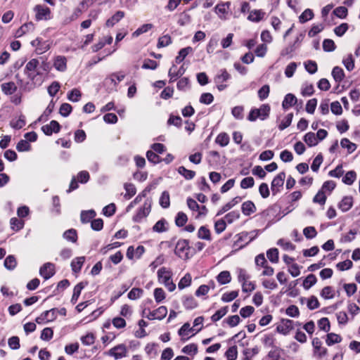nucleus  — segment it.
Instances as JSON below:
<instances>
[{"mask_svg":"<svg viewBox=\"0 0 360 360\" xmlns=\"http://www.w3.org/2000/svg\"><path fill=\"white\" fill-rule=\"evenodd\" d=\"M158 278L159 283L163 284L169 291L172 292L176 289V285L172 280V273L165 267L158 271Z\"/></svg>","mask_w":360,"mask_h":360,"instance_id":"1","label":"nucleus"},{"mask_svg":"<svg viewBox=\"0 0 360 360\" xmlns=\"http://www.w3.org/2000/svg\"><path fill=\"white\" fill-rule=\"evenodd\" d=\"M190 247L187 240H179L176 245L174 252L180 258L187 259Z\"/></svg>","mask_w":360,"mask_h":360,"instance_id":"2","label":"nucleus"},{"mask_svg":"<svg viewBox=\"0 0 360 360\" xmlns=\"http://www.w3.org/2000/svg\"><path fill=\"white\" fill-rule=\"evenodd\" d=\"M106 354L117 360L127 356V349L124 344H120L110 349Z\"/></svg>","mask_w":360,"mask_h":360,"instance_id":"3","label":"nucleus"},{"mask_svg":"<svg viewBox=\"0 0 360 360\" xmlns=\"http://www.w3.org/2000/svg\"><path fill=\"white\" fill-rule=\"evenodd\" d=\"M34 11L35 12V18L37 20H43L50 19L51 11L49 8L44 5H37Z\"/></svg>","mask_w":360,"mask_h":360,"instance_id":"4","label":"nucleus"},{"mask_svg":"<svg viewBox=\"0 0 360 360\" xmlns=\"http://www.w3.org/2000/svg\"><path fill=\"white\" fill-rule=\"evenodd\" d=\"M322 342L318 338H314L312 340V346L314 347V354L315 356L321 359L327 354L328 350L326 348L321 346Z\"/></svg>","mask_w":360,"mask_h":360,"instance_id":"5","label":"nucleus"},{"mask_svg":"<svg viewBox=\"0 0 360 360\" xmlns=\"http://www.w3.org/2000/svg\"><path fill=\"white\" fill-rule=\"evenodd\" d=\"M150 202L146 201L142 207H141L136 214L133 217L135 222H139L146 217L150 212Z\"/></svg>","mask_w":360,"mask_h":360,"instance_id":"6","label":"nucleus"},{"mask_svg":"<svg viewBox=\"0 0 360 360\" xmlns=\"http://www.w3.org/2000/svg\"><path fill=\"white\" fill-rule=\"evenodd\" d=\"M55 274V265L51 262L45 263L39 269V274L47 280Z\"/></svg>","mask_w":360,"mask_h":360,"instance_id":"7","label":"nucleus"},{"mask_svg":"<svg viewBox=\"0 0 360 360\" xmlns=\"http://www.w3.org/2000/svg\"><path fill=\"white\" fill-rule=\"evenodd\" d=\"M285 178V172H280L274 177L271 186L273 194H276L279 191V188L283 186Z\"/></svg>","mask_w":360,"mask_h":360,"instance_id":"8","label":"nucleus"},{"mask_svg":"<svg viewBox=\"0 0 360 360\" xmlns=\"http://www.w3.org/2000/svg\"><path fill=\"white\" fill-rule=\"evenodd\" d=\"M293 329L292 321L289 319H282L280 323L276 326V330L278 333L283 335H287L289 332Z\"/></svg>","mask_w":360,"mask_h":360,"instance_id":"9","label":"nucleus"},{"mask_svg":"<svg viewBox=\"0 0 360 360\" xmlns=\"http://www.w3.org/2000/svg\"><path fill=\"white\" fill-rule=\"evenodd\" d=\"M60 129L59 123L56 120H52L49 124L42 126V131L47 136H51L53 133H58Z\"/></svg>","mask_w":360,"mask_h":360,"instance_id":"10","label":"nucleus"},{"mask_svg":"<svg viewBox=\"0 0 360 360\" xmlns=\"http://www.w3.org/2000/svg\"><path fill=\"white\" fill-rule=\"evenodd\" d=\"M230 7V3H221L215 6V12L221 19H226Z\"/></svg>","mask_w":360,"mask_h":360,"instance_id":"11","label":"nucleus"},{"mask_svg":"<svg viewBox=\"0 0 360 360\" xmlns=\"http://www.w3.org/2000/svg\"><path fill=\"white\" fill-rule=\"evenodd\" d=\"M34 30V25L32 22H27L23 24L19 27L15 34V37L17 38L21 37L27 33L32 32Z\"/></svg>","mask_w":360,"mask_h":360,"instance_id":"12","label":"nucleus"},{"mask_svg":"<svg viewBox=\"0 0 360 360\" xmlns=\"http://www.w3.org/2000/svg\"><path fill=\"white\" fill-rule=\"evenodd\" d=\"M144 251V247L142 245L138 246L136 249H134L133 246H129L127 251V257L129 259H132L134 256H136L137 258H139L143 255Z\"/></svg>","mask_w":360,"mask_h":360,"instance_id":"13","label":"nucleus"},{"mask_svg":"<svg viewBox=\"0 0 360 360\" xmlns=\"http://www.w3.org/2000/svg\"><path fill=\"white\" fill-rule=\"evenodd\" d=\"M242 198L239 196H236L233 198L231 201L225 204L217 212V216H219L225 213L226 212L231 210L235 205L238 204L241 201Z\"/></svg>","mask_w":360,"mask_h":360,"instance_id":"14","label":"nucleus"},{"mask_svg":"<svg viewBox=\"0 0 360 360\" xmlns=\"http://www.w3.org/2000/svg\"><path fill=\"white\" fill-rule=\"evenodd\" d=\"M241 210L244 215L249 216L255 212L257 209L253 202L248 200L242 204Z\"/></svg>","mask_w":360,"mask_h":360,"instance_id":"15","label":"nucleus"},{"mask_svg":"<svg viewBox=\"0 0 360 360\" xmlns=\"http://www.w3.org/2000/svg\"><path fill=\"white\" fill-rule=\"evenodd\" d=\"M169 224L165 219L158 221L153 226V231L156 233H163L168 231Z\"/></svg>","mask_w":360,"mask_h":360,"instance_id":"16","label":"nucleus"},{"mask_svg":"<svg viewBox=\"0 0 360 360\" xmlns=\"http://www.w3.org/2000/svg\"><path fill=\"white\" fill-rule=\"evenodd\" d=\"M57 311L58 309H52L51 310L46 311L45 312H44L43 314H41V317L37 318L36 321L39 323H40V319L46 320L47 321H52L56 319Z\"/></svg>","mask_w":360,"mask_h":360,"instance_id":"17","label":"nucleus"},{"mask_svg":"<svg viewBox=\"0 0 360 360\" xmlns=\"http://www.w3.org/2000/svg\"><path fill=\"white\" fill-rule=\"evenodd\" d=\"M53 66L56 70L60 72H63L67 68V60L65 56H57L53 63Z\"/></svg>","mask_w":360,"mask_h":360,"instance_id":"18","label":"nucleus"},{"mask_svg":"<svg viewBox=\"0 0 360 360\" xmlns=\"http://www.w3.org/2000/svg\"><path fill=\"white\" fill-rule=\"evenodd\" d=\"M297 101V98L292 94H288L285 95L284 100L282 103V107L287 110L289 108L295 105Z\"/></svg>","mask_w":360,"mask_h":360,"instance_id":"19","label":"nucleus"},{"mask_svg":"<svg viewBox=\"0 0 360 360\" xmlns=\"http://www.w3.org/2000/svg\"><path fill=\"white\" fill-rule=\"evenodd\" d=\"M353 205V198L350 196L344 197L338 205L342 212L348 211Z\"/></svg>","mask_w":360,"mask_h":360,"instance_id":"20","label":"nucleus"},{"mask_svg":"<svg viewBox=\"0 0 360 360\" xmlns=\"http://www.w3.org/2000/svg\"><path fill=\"white\" fill-rule=\"evenodd\" d=\"M124 16V13L121 11H117L110 18H109L106 21L107 27H113L116 23H117L121 19H122Z\"/></svg>","mask_w":360,"mask_h":360,"instance_id":"21","label":"nucleus"},{"mask_svg":"<svg viewBox=\"0 0 360 360\" xmlns=\"http://www.w3.org/2000/svg\"><path fill=\"white\" fill-rule=\"evenodd\" d=\"M85 261L84 257H78L74 259L71 262L72 270L75 273H78L80 271Z\"/></svg>","mask_w":360,"mask_h":360,"instance_id":"22","label":"nucleus"},{"mask_svg":"<svg viewBox=\"0 0 360 360\" xmlns=\"http://www.w3.org/2000/svg\"><path fill=\"white\" fill-rule=\"evenodd\" d=\"M231 75L226 70H221L218 74L214 77V81L216 84L224 83L229 80Z\"/></svg>","mask_w":360,"mask_h":360,"instance_id":"23","label":"nucleus"},{"mask_svg":"<svg viewBox=\"0 0 360 360\" xmlns=\"http://www.w3.org/2000/svg\"><path fill=\"white\" fill-rule=\"evenodd\" d=\"M1 86L2 91L6 95L13 94L17 89L15 84L13 82L3 83Z\"/></svg>","mask_w":360,"mask_h":360,"instance_id":"24","label":"nucleus"},{"mask_svg":"<svg viewBox=\"0 0 360 360\" xmlns=\"http://www.w3.org/2000/svg\"><path fill=\"white\" fill-rule=\"evenodd\" d=\"M217 280L221 285H224L230 283L231 280L230 272L228 271H223L220 272L219 275L217 276Z\"/></svg>","mask_w":360,"mask_h":360,"instance_id":"25","label":"nucleus"},{"mask_svg":"<svg viewBox=\"0 0 360 360\" xmlns=\"http://www.w3.org/2000/svg\"><path fill=\"white\" fill-rule=\"evenodd\" d=\"M124 188L125 190L124 198L125 199L129 200L136 194V190L134 184L130 183H126L124 185Z\"/></svg>","mask_w":360,"mask_h":360,"instance_id":"26","label":"nucleus"},{"mask_svg":"<svg viewBox=\"0 0 360 360\" xmlns=\"http://www.w3.org/2000/svg\"><path fill=\"white\" fill-rule=\"evenodd\" d=\"M304 141L309 147L314 146L319 143L316 134L313 132L307 133L304 136Z\"/></svg>","mask_w":360,"mask_h":360,"instance_id":"27","label":"nucleus"},{"mask_svg":"<svg viewBox=\"0 0 360 360\" xmlns=\"http://www.w3.org/2000/svg\"><path fill=\"white\" fill-rule=\"evenodd\" d=\"M193 51V49L191 46H188L181 49L179 52L178 56L175 58V62L176 63H181L184 58Z\"/></svg>","mask_w":360,"mask_h":360,"instance_id":"28","label":"nucleus"},{"mask_svg":"<svg viewBox=\"0 0 360 360\" xmlns=\"http://www.w3.org/2000/svg\"><path fill=\"white\" fill-rule=\"evenodd\" d=\"M229 136L225 132H221L217 136L215 142L221 147H225L229 144Z\"/></svg>","mask_w":360,"mask_h":360,"instance_id":"29","label":"nucleus"},{"mask_svg":"<svg viewBox=\"0 0 360 360\" xmlns=\"http://www.w3.org/2000/svg\"><path fill=\"white\" fill-rule=\"evenodd\" d=\"M179 174L182 175L186 179L191 180L194 178L195 172L193 170L187 169L184 166H181L177 169Z\"/></svg>","mask_w":360,"mask_h":360,"instance_id":"30","label":"nucleus"},{"mask_svg":"<svg viewBox=\"0 0 360 360\" xmlns=\"http://www.w3.org/2000/svg\"><path fill=\"white\" fill-rule=\"evenodd\" d=\"M332 76L335 82H340L344 79L345 73L341 68L336 66L332 70Z\"/></svg>","mask_w":360,"mask_h":360,"instance_id":"31","label":"nucleus"},{"mask_svg":"<svg viewBox=\"0 0 360 360\" xmlns=\"http://www.w3.org/2000/svg\"><path fill=\"white\" fill-rule=\"evenodd\" d=\"M340 145L343 148H347L349 153H353L356 149V145L346 138L341 140Z\"/></svg>","mask_w":360,"mask_h":360,"instance_id":"32","label":"nucleus"},{"mask_svg":"<svg viewBox=\"0 0 360 360\" xmlns=\"http://www.w3.org/2000/svg\"><path fill=\"white\" fill-rule=\"evenodd\" d=\"M39 65V61L37 59H32L31 60H30L26 66H25V72L28 75V77H32V72H34L37 67Z\"/></svg>","mask_w":360,"mask_h":360,"instance_id":"33","label":"nucleus"},{"mask_svg":"<svg viewBox=\"0 0 360 360\" xmlns=\"http://www.w3.org/2000/svg\"><path fill=\"white\" fill-rule=\"evenodd\" d=\"M342 340V338L335 333H330L327 335L326 342L328 346L333 345L335 343H339Z\"/></svg>","mask_w":360,"mask_h":360,"instance_id":"34","label":"nucleus"},{"mask_svg":"<svg viewBox=\"0 0 360 360\" xmlns=\"http://www.w3.org/2000/svg\"><path fill=\"white\" fill-rule=\"evenodd\" d=\"M153 27V25L151 23L144 24V25H141L140 27H139L136 31H134L132 33V37H137L139 35L147 32L148 31L151 30Z\"/></svg>","mask_w":360,"mask_h":360,"instance_id":"35","label":"nucleus"},{"mask_svg":"<svg viewBox=\"0 0 360 360\" xmlns=\"http://www.w3.org/2000/svg\"><path fill=\"white\" fill-rule=\"evenodd\" d=\"M192 278L190 274L187 273L185 276L181 278L178 283V288L182 290L186 287H188L191 284Z\"/></svg>","mask_w":360,"mask_h":360,"instance_id":"36","label":"nucleus"},{"mask_svg":"<svg viewBox=\"0 0 360 360\" xmlns=\"http://www.w3.org/2000/svg\"><path fill=\"white\" fill-rule=\"evenodd\" d=\"M317 281L316 277L314 274L308 275L303 281V287L306 290H309Z\"/></svg>","mask_w":360,"mask_h":360,"instance_id":"37","label":"nucleus"},{"mask_svg":"<svg viewBox=\"0 0 360 360\" xmlns=\"http://www.w3.org/2000/svg\"><path fill=\"white\" fill-rule=\"evenodd\" d=\"M257 111L259 112V119L264 120L269 116L270 106L268 104H263L259 108H257Z\"/></svg>","mask_w":360,"mask_h":360,"instance_id":"38","label":"nucleus"},{"mask_svg":"<svg viewBox=\"0 0 360 360\" xmlns=\"http://www.w3.org/2000/svg\"><path fill=\"white\" fill-rule=\"evenodd\" d=\"M16 264V259L13 255H8L4 260V266L8 270L14 269Z\"/></svg>","mask_w":360,"mask_h":360,"instance_id":"39","label":"nucleus"},{"mask_svg":"<svg viewBox=\"0 0 360 360\" xmlns=\"http://www.w3.org/2000/svg\"><path fill=\"white\" fill-rule=\"evenodd\" d=\"M184 306L188 309H192L197 307L198 303L192 297H186L183 300Z\"/></svg>","mask_w":360,"mask_h":360,"instance_id":"40","label":"nucleus"},{"mask_svg":"<svg viewBox=\"0 0 360 360\" xmlns=\"http://www.w3.org/2000/svg\"><path fill=\"white\" fill-rule=\"evenodd\" d=\"M187 220L188 217L186 214L182 212H179L176 214L175 223L177 226L181 227L186 224Z\"/></svg>","mask_w":360,"mask_h":360,"instance_id":"41","label":"nucleus"},{"mask_svg":"<svg viewBox=\"0 0 360 360\" xmlns=\"http://www.w3.org/2000/svg\"><path fill=\"white\" fill-rule=\"evenodd\" d=\"M267 258L272 263H277L278 262V250L276 248H271L266 252Z\"/></svg>","mask_w":360,"mask_h":360,"instance_id":"42","label":"nucleus"},{"mask_svg":"<svg viewBox=\"0 0 360 360\" xmlns=\"http://www.w3.org/2000/svg\"><path fill=\"white\" fill-rule=\"evenodd\" d=\"M96 216V212L91 210L87 211H83L81 213V221L83 223L89 222L91 219Z\"/></svg>","mask_w":360,"mask_h":360,"instance_id":"43","label":"nucleus"},{"mask_svg":"<svg viewBox=\"0 0 360 360\" xmlns=\"http://www.w3.org/2000/svg\"><path fill=\"white\" fill-rule=\"evenodd\" d=\"M292 117V113L288 114L285 116V117L281 121V124L278 125V129L282 131L288 127L291 124Z\"/></svg>","mask_w":360,"mask_h":360,"instance_id":"44","label":"nucleus"},{"mask_svg":"<svg viewBox=\"0 0 360 360\" xmlns=\"http://www.w3.org/2000/svg\"><path fill=\"white\" fill-rule=\"evenodd\" d=\"M356 178V172L354 171H349L346 173L342 179V181L347 185H352Z\"/></svg>","mask_w":360,"mask_h":360,"instance_id":"45","label":"nucleus"},{"mask_svg":"<svg viewBox=\"0 0 360 360\" xmlns=\"http://www.w3.org/2000/svg\"><path fill=\"white\" fill-rule=\"evenodd\" d=\"M334 295V290L330 286L324 287L321 292V296L324 299H332Z\"/></svg>","mask_w":360,"mask_h":360,"instance_id":"46","label":"nucleus"},{"mask_svg":"<svg viewBox=\"0 0 360 360\" xmlns=\"http://www.w3.org/2000/svg\"><path fill=\"white\" fill-rule=\"evenodd\" d=\"M342 63L348 71H352L354 68V60L353 59L352 54H349L345 58H344Z\"/></svg>","mask_w":360,"mask_h":360,"instance_id":"47","label":"nucleus"},{"mask_svg":"<svg viewBox=\"0 0 360 360\" xmlns=\"http://www.w3.org/2000/svg\"><path fill=\"white\" fill-rule=\"evenodd\" d=\"M228 360H236L238 356V350L236 346L229 347L225 353Z\"/></svg>","mask_w":360,"mask_h":360,"instance_id":"48","label":"nucleus"},{"mask_svg":"<svg viewBox=\"0 0 360 360\" xmlns=\"http://www.w3.org/2000/svg\"><path fill=\"white\" fill-rule=\"evenodd\" d=\"M303 234L307 239H312L317 235V231L314 226H307L304 229Z\"/></svg>","mask_w":360,"mask_h":360,"instance_id":"49","label":"nucleus"},{"mask_svg":"<svg viewBox=\"0 0 360 360\" xmlns=\"http://www.w3.org/2000/svg\"><path fill=\"white\" fill-rule=\"evenodd\" d=\"M82 96V94L79 90L77 89H73L71 91H70L68 94V98L69 101L72 102H77L80 97Z\"/></svg>","mask_w":360,"mask_h":360,"instance_id":"50","label":"nucleus"},{"mask_svg":"<svg viewBox=\"0 0 360 360\" xmlns=\"http://www.w3.org/2000/svg\"><path fill=\"white\" fill-rule=\"evenodd\" d=\"M335 49L336 46L332 39H327L323 41V49L324 51L330 52L333 51Z\"/></svg>","mask_w":360,"mask_h":360,"instance_id":"51","label":"nucleus"},{"mask_svg":"<svg viewBox=\"0 0 360 360\" xmlns=\"http://www.w3.org/2000/svg\"><path fill=\"white\" fill-rule=\"evenodd\" d=\"M171 43H172V39H171L170 36L168 34H165V35L160 37L158 39V42L157 46L158 48H162V47H165V46L169 45Z\"/></svg>","mask_w":360,"mask_h":360,"instance_id":"52","label":"nucleus"},{"mask_svg":"<svg viewBox=\"0 0 360 360\" xmlns=\"http://www.w3.org/2000/svg\"><path fill=\"white\" fill-rule=\"evenodd\" d=\"M160 204L164 208H167L170 205L169 194L167 191H164L160 198Z\"/></svg>","mask_w":360,"mask_h":360,"instance_id":"53","label":"nucleus"},{"mask_svg":"<svg viewBox=\"0 0 360 360\" xmlns=\"http://www.w3.org/2000/svg\"><path fill=\"white\" fill-rule=\"evenodd\" d=\"M228 311V309H227V307H224L220 309H219L218 311H216L215 314H214L212 317H211V319L213 322H216L219 320H220L223 316H224L226 313Z\"/></svg>","mask_w":360,"mask_h":360,"instance_id":"54","label":"nucleus"},{"mask_svg":"<svg viewBox=\"0 0 360 360\" xmlns=\"http://www.w3.org/2000/svg\"><path fill=\"white\" fill-rule=\"evenodd\" d=\"M240 217V213L238 211H232L226 214L224 217V220L229 223L231 224L234 221L237 220Z\"/></svg>","mask_w":360,"mask_h":360,"instance_id":"55","label":"nucleus"},{"mask_svg":"<svg viewBox=\"0 0 360 360\" xmlns=\"http://www.w3.org/2000/svg\"><path fill=\"white\" fill-rule=\"evenodd\" d=\"M84 285L83 283H79L77 285H76L74 288V292L72 297V302H76L80 295L82 290L84 288Z\"/></svg>","mask_w":360,"mask_h":360,"instance_id":"56","label":"nucleus"},{"mask_svg":"<svg viewBox=\"0 0 360 360\" xmlns=\"http://www.w3.org/2000/svg\"><path fill=\"white\" fill-rule=\"evenodd\" d=\"M63 237L67 240L75 243L77 241V232L74 229H69L63 233Z\"/></svg>","mask_w":360,"mask_h":360,"instance_id":"57","label":"nucleus"},{"mask_svg":"<svg viewBox=\"0 0 360 360\" xmlns=\"http://www.w3.org/2000/svg\"><path fill=\"white\" fill-rule=\"evenodd\" d=\"M154 298L158 303L165 299V292L162 288H157L154 290Z\"/></svg>","mask_w":360,"mask_h":360,"instance_id":"58","label":"nucleus"},{"mask_svg":"<svg viewBox=\"0 0 360 360\" xmlns=\"http://www.w3.org/2000/svg\"><path fill=\"white\" fill-rule=\"evenodd\" d=\"M198 236L200 239L210 240V232L208 229L201 226L198 231Z\"/></svg>","mask_w":360,"mask_h":360,"instance_id":"59","label":"nucleus"},{"mask_svg":"<svg viewBox=\"0 0 360 360\" xmlns=\"http://www.w3.org/2000/svg\"><path fill=\"white\" fill-rule=\"evenodd\" d=\"M143 291L142 289L138 288H134L128 293V297L130 300H134L139 298L141 296V295L143 294Z\"/></svg>","mask_w":360,"mask_h":360,"instance_id":"60","label":"nucleus"},{"mask_svg":"<svg viewBox=\"0 0 360 360\" xmlns=\"http://www.w3.org/2000/svg\"><path fill=\"white\" fill-rule=\"evenodd\" d=\"M238 295V292L236 290H233L229 292H226L223 294L221 297V300L224 302H229L233 300Z\"/></svg>","mask_w":360,"mask_h":360,"instance_id":"61","label":"nucleus"},{"mask_svg":"<svg viewBox=\"0 0 360 360\" xmlns=\"http://www.w3.org/2000/svg\"><path fill=\"white\" fill-rule=\"evenodd\" d=\"M314 17L313 11L307 8L300 16L299 19L301 22H305Z\"/></svg>","mask_w":360,"mask_h":360,"instance_id":"62","label":"nucleus"},{"mask_svg":"<svg viewBox=\"0 0 360 360\" xmlns=\"http://www.w3.org/2000/svg\"><path fill=\"white\" fill-rule=\"evenodd\" d=\"M270 87L269 85H264L259 91H258V96L261 101L266 99L269 94Z\"/></svg>","mask_w":360,"mask_h":360,"instance_id":"63","label":"nucleus"},{"mask_svg":"<svg viewBox=\"0 0 360 360\" xmlns=\"http://www.w3.org/2000/svg\"><path fill=\"white\" fill-rule=\"evenodd\" d=\"M154 311L156 319L159 320L163 319L167 314V309L165 306L160 307Z\"/></svg>","mask_w":360,"mask_h":360,"instance_id":"64","label":"nucleus"}]
</instances>
